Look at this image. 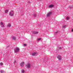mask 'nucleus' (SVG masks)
<instances>
[{
	"label": "nucleus",
	"instance_id": "5701e85b",
	"mask_svg": "<svg viewBox=\"0 0 73 73\" xmlns=\"http://www.w3.org/2000/svg\"><path fill=\"white\" fill-rule=\"evenodd\" d=\"M14 62H16V61H15Z\"/></svg>",
	"mask_w": 73,
	"mask_h": 73
},
{
	"label": "nucleus",
	"instance_id": "412c9836",
	"mask_svg": "<svg viewBox=\"0 0 73 73\" xmlns=\"http://www.w3.org/2000/svg\"><path fill=\"white\" fill-rule=\"evenodd\" d=\"M72 32H73V29H72Z\"/></svg>",
	"mask_w": 73,
	"mask_h": 73
},
{
	"label": "nucleus",
	"instance_id": "1a4fd4ad",
	"mask_svg": "<svg viewBox=\"0 0 73 73\" xmlns=\"http://www.w3.org/2000/svg\"><path fill=\"white\" fill-rule=\"evenodd\" d=\"M26 66H27V68H30V67L31 66V64H28L26 65Z\"/></svg>",
	"mask_w": 73,
	"mask_h": 73
},
{
	"label": "nucleus",
	"instance_id": "f3484780",
	"mask_svg": "<svg viewBox=\"0 0 73 73\" xmlns=\"http://www.w3.org/2000/svg\"><path fill=\"white\" fill-rule=\"evenodd\" d=\"M63 28H66V25H64V26L63 27Z\"/></svg>",
	"mask_w": 73,
	"mask_h": 73
},
{
	"label": "nucleus",
	"instance_id": "20e7f679",
	"mask_svg": "<svg viewBox=\"0 0 73 73\" xmlns=\"http://www.w3.org/2000/svg\"><path fill=\"white\" fill-rule=\"evenodd\" d=\"M51 14H52V12H50L48 13L47 14L46 16H47V17H49L50 16V15H51Z\"/></svg>",
	"mask_w": 73,
	"mask_h": 73
},
{
	"label": "nucleus",
	"instance_id": "aec40b11",
	"mask_svg": "<svg viewBox=\"0 0 73 73\" xmlns=\"http://www.w3.org/2000/svg\"><path fill=\"white\" fill-rule=\"evenodd\" d=\"M25 71H24V70H23V71H22V72H23V73H24V72H25Z\"/></svg>",
	"mask_w": 73,
	"mask_h": 73
},
{
	"label": "nucleus",
	"instance_id": "f03ea898",
	"mask_svg": "<svg viewBox=\"0 0 73 73\" xmlns=\"http://www.w3.org/2000/svg\"><path fill=\"white\" fill-rule=\"evenodd\" d=\"M14 13V12H13V11H12L10 13L9 15L10 16H13Z\"/></svg>",
	"mask_w": 73,
	"mask_h": 73
},
{
	"label": "nucleus",
	"instance_id": "6e6552de",
	"mask_svg": "<svg viewBox=\"0 0 73 73\" xmlns=\"http://www.w3.org/2000/svg\"><path fill=\"white\" fill-rule=\"evenodd\" d=\"M53 7H54V5H50L49 7V8H53Z\"/></svg>",
	"mask_w": 73,
	"mask_h": 73
},
{
	"label": "nucleus",
	"instance_id": "6ab92c4d",
	"mask_svg": "<svg viewBox=\"0 0 73 73\" xmlns=\"http://www.w3.org/2000/svg\"><path fill=\"white\" fill-rule=\"evenodd\" d=\"M24 46H27V44H24Z\"/></svg>",
	"mask_w": 73,
	"mask_h": 73
},
{
	"label": "nucleus",
	"instance_id": "dca6fc26",
	"mask_svg": "<svg viewBox=\"0 0 73 73\" xmlns=\"http://www.w3.org/2000/svg\"><path fill=\"white\" fill-rule=\"evenodd\" d=\"M0 65H3V63L1 62L0 63Z\"/></svg>",
	"mask_w": 73,
	"mask_h": 73
},
{
	"label": "nucleus",
	"instance_id": "f8f14e48",
	"mask_svg": "<svg viewBox=\"0 0 73 73\" xmlns=\"http://www.w3.org/2000/svg\"><path fill=\"white\" fill-rule=\"evenodd\" d=\"M8 11H9V10H5V12L6 13H8Z\"/></svg>",
	"mask_w": 73,
	"mask_h": 73
},
{
	"label": "nucleus",
	"instance_id": "9b49d317",
	"mask_svg": "<svg viewBox=\"0 0 73 73\" xmlns=\"http://www.w3.org/2000/svg\"><path fill=\"white\" fill-rule=\"evenodd\" d=\"M7 27H11V24L10 23H9L7 25Z\"/></svg>",
	"mask_w": 73,
	"mask_h": 73
},
{
	"label": "nucleus",
	"instance_id": "4468645a",
	"mask_svg": "<svg viewBox=\"0 0 73 73\" xmlns=\"http://www.w3.org/2000/svg\"><path fill=\"white\" fill-rule=\"evenodd\" d=\"M41 38H38L37 39V41H40V40Z\"/></svg>",
	"mask_w": 73,
	"mask_h": 73
},
{
	"label": "nucleus",
	"instance_id": "ddd939ff",
	"mask_svg": "<svg viewBox=\"0 0 73 73\" xmlns=\"http://www.w3.org/2000/svg\"><path fill=\"white\" fill-rule=\"evenodd\" d=\"M13 40H16V37H13Z\"/></svg>",
	"mask_w": 73,
	"mask_h": 73
},
{
	"label": "nucleus",
	"instance_id": "0eeeda50",
	"mask_svg": "<svg viewBox=\"0 0 73 73\" xmlns=\"http://www.w3.org/2000/svg\"><path fill=\"white\" fill-rule=\"evenodd\" d=\"M24 62H22L21 64V66H22V67H23V66H24Z\"/></svg>",
	"mask_w": 73,
	"mask_h": 73
},
{
	"label": "nucleus",
	"instance_id": "7ed1b4c3",
	"mask_svg": "<svg viewBox=\"0 0 73 73\" xmlns=\"http://www.w3.org/2000/svg\"><path fill=\"white\" fill-rule=\"evenodd\" d=\"M32 55L33 56H37V55H38V53L37 52H34L32 53Z\"/></svg>",
	"mask_w": 73,
	"mask_h": 73
},
{
	"label": "nucleus",
	"instance_id": "4be33fe9",
	"mask_svg": "<svg viewBox=\"0 0 73 73\" xmlns=\"http://www.w3.org/2000/svg\"><path fill=\"white\" fill-rule=\"evenodd\" d=\"M55 33H57V32H56Z\"/></svg>",
	"mask_w": 73,
	"mask_h": 73
},
{
	"label": "nucleus",
	"instance_id": "39448f33",
	"mask_svg": "<svg viewBox=\"0 0 73 73\" xmlns=\"http://www.w3.org/2000/svg\"><path fill=\"white\" fill-rule=\"evenodd\" d=\"M59 59V60H61L62 59V58H61V56L59 55L57 57Z\"/></svg>",
	"mask_w": 73,
	"mask_h": 73
},
{
	"label": "nucleus",
	"instance_id": "9d476101",
	"mask_svg": "<svg viewBox=\"0 0 73 73\" xmlns=\"http://www.w3.org/2000/svg\"><path fill=\"white\" fill-rule=\"evenodd\" d=\"M38 33V32H37V31H34L33 32V33H34V34H37Z\"/></svg>",
	"mask_w": 73,
	"mask_h": 73
},
{
	"label": "nucleus",
	"instance_id": "f257e3e1",
	"mask_svg": "<svg viewBox=\"0 0 73 73\" xmlns=\"http://www.w3.org/2000/svg\"><path fill=\"white\" fill-rule=\"evenodd\" d=\"M20 50V49L19 47H17L16 49L15 50V52L16 53H17Z\"/></svg>",
	"mask_w": 73,
	"mask_h": 73
},
{
	"label": "nucleus",
	"instance_id": "2eb2a0df",
	"mask_svg": "<svg viewBox=\"0 0 73 73\" xmlns=\"http://www.w3.org/2000/svg\"><path fill=\"white\" fill-rule=\"evenodd\" d=\"M4 71L3 70H1V73H4Z\"/></svg>",
	"mask_w": 73,
	"mask_h": 73
},
{
	"label": "nucleus",
	"instance_id": "423d86ee",
	"mask_svg": "<svg viewBox=\"0 0 73 73\" xmlns=\"http://www.w3.org/2000/svg\"><path fill=\"white\" fill-rule=\"evenodd\" d=\"M4 24L2 22H1V27L4 28Z\"/></svg>",
	"mask_w": 73,
	"mask_h": 73
},
{
	"label": "nucleus",
	"instance_id": "a211bd4d",
	"mask_svg": "<svg viewBox=\"0 0 73 73\" xmlns=\"http://www.w3.org/2000/svg\"><path fill=\"white\" fill-rule=\"evenodd\" d=\"M66 19L67 20H69V18L68 17H66Z\"/></svg>",
	"mask_w": 73,
	"mask_h": 73
}]
</instances>
